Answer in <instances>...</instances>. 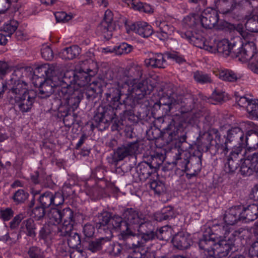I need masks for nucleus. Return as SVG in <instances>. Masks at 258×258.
<instances>
[{
  "mask_svg": "<svg viewBox=\"0 0 258 258\" xmlns=\"http://www.w3.org/2000/svg\"><path fill=\"white\" fill-rule=\"evenodd\" d=\"M190 156V153L188 151L184 150L179 147L177 153L174 156L173 164L176 166L177 169L182 171H187L188 170V164Z\"/></svg>",
  "mask_w": 258,
  "mask_h": 258,
  "instance_id": "nucleus-17",
  "label": "nucleus"
},
{
  "mask_svg": "<svg viewBox=\"0 0 258 258\" xmlns=\"http://www.w3.org/2000/svg\"><path fill=\"white\" fill-rule=\"evenodd\" d=\"M98 30H100L103 34H106L107 32H111L114 29V26L112 24L106 23L105 26H103V21L98 27Z\"/></svg>",
  "mask_w": 258,
  "mask_h": 258,
  "instance_id": "nucleus-63",
  "label": "nucleus"
},
{
  "mask_svg": "<svg viewBox=\"0 0 258 258\" xmlns=\"http://www.w3.org/2000/svg\"><path fill=\"white\" fill-rule=\"evenodd\" d=\"M80 52V48L77 45H73L64 48L59 53V56L63 59H73L79 54Z\"/></svg>",
  "mask_w": 258,
  "mask_h": 258,
  "instance_id": "nucleus-32",
  "label": "nucleus"
},
{
  "mask_svg": "<svg viewBox=\"0 0 258 258\" xmlns=\"http://www.w3.org/2000/svg\"><path fill=\"white\" fill-rule=\"evenodd\" d=\"M182 24L185 28H190L192 30L202 28L200 15L196 13L185 17L182 20Z\"/></svg>",
  "mask_w": 258,
  "mask_h": 258,
  "instance_id": "nucleus-25",
  "label": "nucleus"
},
{
  "mask_svg": "<svg viewBox=\"0 0 258 258\" xmlns=\"http://www.w3.org/2000/svg\"><path fill=\"white\" fill-rule=\"evenodd\" d=\"M39 201L43 207H50L52 203V192L49 191L44 192L40 196Z\"/></svg>",
  "mask_w": 258,
  "mask_h": 258,
  "instance_id": "nucleus-41",
  "label": "nucleus"
},
{
  "mask_svg": "<svg viewBox=\"0 0 258 258\" xmlns=\"http://www.w3.org/2000/svg\"><path fill=\"white\" fill-rule=\"evenodd\" d=\"M249 67L253 72L258 74V53L254 56V59H252Z\"/></svg>",
  "mask_w": 258,
  "mask_h": 258,
  "instance_id": "nucleus-64",
  "label": "nucleus"
},
{
  "mask_svg": "<svg viewBox=\"0 0 258 258\" xmlns=\"http://www.w3.org/2000/svg\"><path fill=\"white\" fill-rule=\"evenodd\" d=\"M60 237L68 238V243L70 247L74 248L80 243V238L79 234L71 230L68 234L65 235H60Z\"/></svg>",
  "mask_w": 258,
  "mask_h": 258,
  "instance_id": "nucleus-36",
  "label": "nucleus"
},
{
  "mask_svg": "<svg viewBox=\"0 0 258 258\" xmlns=\"http://www.w3.org/2000/svg\"><path fill=\"white\" fill-rule=\"evenodd\" d=\"M56 66L53 64H49L48 63L42 66L40 69L41 72H44L47 78H52L53 76L55 75V69Z\"/></svg>",
  "mask_w": 258,
  "mask_h": 258,
  "instance_id": "nucleus-45",
  "label": "nucleus"
},
{
  "mask_svg": "<svg viewBox=\"0 0 258 258\" xmlns=\"http://www.w3.org/2000/svg\"><path fill=\"white\" fill-rule=\"evenodd\" d=\"M95 73L90 69H87V72L80 70L76 73L73 71H67L62 75V81L68 86L78 90L77 87H85L91 81V77Z\"/></svg>",
  "mask_w": 258,
  "mask_h": 258,
  "instance_id": "nucleus-4",
  "label": "nucleus"
},
{
  "mask_svg": "<svg viewBox=\"0 0 258 258\" xmlns=\"http://www.w3.org/2000/svg\"><path fill=\"white\" fill-rule=\"evenodd\" d=\"M200 19L202 28L211 29L217 23L219 15L215 10L207 8L200 15Z\"/></svg>",
  "mask_w": 258,
  "mask_h": 258,
  "instance_id": "nucleus-14",
  "label": "nucleus"
},
{
  "mask_svg": "<svg viewBox=\"0 0 258 258\" xmlns=\"http://www.w3.org/2000/svg\"><path fill=\"white\" fill-rule=\"evenodd\" d=\"M243 231L242 229H239L233 231L231 235L227 238H223L216 241L213 248L210 251V257L227 258L230 251L234 246V242L236 237L238 236Z\"/></svg>",
  "mask_w": 258,
  "mask_h": 258,
  "instance_id": "nucleus-5",
  "label": "nucleus"
},
{
  "mask_svg": "<svg viewBox=\"0 0 258 258\" xmlns=\"http://www.w3.org/2000/svg\"><path fill=\"white\" fill-rule=\"evenodd\" d=\"M235 99L239 107H243L245 109L248 105L250 102L252 100V99L249 98L245 96H236Z\"/></svg>",
  "mask_w": 258,
  "mask_h": 258,
  "instance_id": "nucleus-56",
  "label": "nucleus"
},
{
  "mask_svg": "<svg viewBox=\"0 0 258 258\" xmlns=\"http://www.w3.org/2000/svg\"><path fill=\"white\" fill-rule=\"evenodd\" d=\"M242 211V208L240 206L231 207L226 211L224 214V220L227 225H233L239 221H243L241 216Z\"/></svg>",
  "mask_w": 258,
  "mask_h": 258,
  "instance_id": "nucleus-18",
  "label": "nucleus"
},
{
  "mask_svg": "<svg viewBox=\"0 0 258 258\" xmlns=\"http://www.w3.org/2000/svg\"><path fill=\"white\" fill-rule=\"evenodd\" d=\"M240 146H246L251 150L258 149V133L256 132L248 133L245 138L244 137L243 144Z\"/></svg>",
  "mask_w": 258,
  "mask_h": 258,
  "instance_id": "nucleus-31",
  "label": "nucleus"
},
{
  "mask_svg": "<svg viewBox=\"0 0 258 258\" xmlns=\"http://www.w3.org/2000/svg\"><path fill=\"white\" fill-rule=\"evenodd\" d=\"M14 214L13 210L9 208L2 209L0 210V218L5 221L10 220L13 217Z\"/></svg>",
  "mask_w": 258,
  "mask_h": 258,
  "instance_id": "nucleus-52",
  "label": "nucleus"
},
{
  "mask_svg": "<svg viewBox=\"0 0 258 258\" xmlns=\"http://www.w3.org/2000/svg\"><path fill=\"white\" fill-rule=\"evenodd\" d=\"M144 62L145 65L148 68H164L166 60L162 53H151L148 57L145 59Z\"/></svg>",
  "mask_w": 258,
  "mask_h": 258,
  "instance_id": "nucleus-21",
  "label": "nucleus"
},
{
  "mask_svg": "<svg viewBox=\"0 0 258 258\" xmlns=\"http://www.w3.org/2000/svg\"><path fill=\"white\" fill-rule=\"evenodd\" d=\"M131 225H133V228L135 230L137 229L143 234L142 237L145 241L152 240L155 237V234L153 231L146 233L143 232L142 228L146 225L145 221L139 216L137 211L132 209H130V226Z\"/></svg>",
  "mask_w": 258,
  "mask_h": 258,
  "instance_id": "nucleus-13",
  "label": "nucleus"
},
{
  "mask_svg": "<svg viewBox=\"0 0 258 258\" xmlns=\"http://www.w3.org/2000/svg\"><path fill=\"white\" fill-rule=\"evenodd\" d=\"M241 216L246 222L252 221L258 217V203L249 205L246 208L242 209Z\"/></svg>",
  "mask_w": 258,
  "mask_h": 258,
  "instance_id": "nucleus-28",
  "label": "nucleus"
},
{
  "mask_svg": "<svg viewBox=\"0 0 258 258\" xmlns=\"http://www.w3.org/2000/svg\"><path fill=\"white\" fill-rule=\"evenodd\" d=\"M64 202V198L61 194L59 192L53 194L52 193V205L58 206L62 204Z\"/></svg>",
  "mask_w": 258,
  "mask_h": 258,
  "instance_id": "nucleus-61",
  "label": "nucleus"
},
{
  "mask_svg": "<svg viewBox=\"0 0 258 258\" xmlns=\"http://www.w3.org/2000/svg\"><path fill=\"white\" fill-rule=\"evenodd\" d=\"M172 230L168 226L162 227L157 232V236L161 240L168 241L171 237Z\"/></svg>",
  "mask_w": 258,
  "mask_h": 258,
  "instance_id": "nucleus-40",
  "label": "nucleus"
},
{
  "mask_svg": "<svg viewBox=\"0 0 258 258\" xmlns=\"http://www.w3.org/2000/svg\"><path fill=\"white\" fill-rule=\"evenodd\" d=\"M111 216L110 213L105 211L98 216L99 221L98 223L100 225L99 227L106 226L107 228L110 223Z\"/></svg>",
  "mask_w": 258,
  "mask_h": 258,
  "instance_id": "nucleus-47",
  "label": "nucleus"
},
{
  "mask_svg": "<svg viewBox=\"0 0 258 258\" xmlns=\"http://www.w3.org/2000/svg\"><path fill=\"white\" fill-rule=\"evenodd\" d=\"M29 194L23 189L18 190L14 195L13 199L17 204L24 203L28 198Z\"/></svg>",
  "mask_w": 258,
  "mask_h": 258,
  "instance_id": "nucleus-48",
  "label": "nucleus"
},
{
  "mask_svg": "<svg viewBox=\"0 0 258 258\" xmlns=\"http://www.w3.org/2000/svg\"><path fill=\"white\" fill-rule=\"evenodd\" d=\"M131 8L135 11L146 13H153V10L150 5L143 3L140 1L133 2L131 4Z\"/></svg>",
  "mask_w": 258,
  "mask_h": 258,
  "instance_id": "nucleus-35",
  "label": "nucleus"
},
{
  "mask_svg": "<svg viewBox=\"0 0 258 258\" xmlns=\"http://www.w3.org/2000/svg\"><path fill=\"white\" fill-rule=\"evenodd\" d=\"M18 99L13 100V103L18 106L19 109L23 112H28L31 108L34 102V98L31 97L30 94H25L19 97Z\"/></svg>",
  "mask_w": 258,
  "mask_h": 258,
  "instance_id": "nucleus-24",
  "label": "nucleus"
},
{
  "mask_svg": "<svg viewBox=\"0 0 258 258\" xmlns=\"http://www.w3.org/2000/svg\"><path fill=\"white\" fill-rule=\"evenodd\" d=\"M249 255L251 258H258V240L254 241L250 247Z\"/></svg>",
  "mask_w": 258,
  "mask_h": 258,
  "instance_id": "nucleus-62",
  "label": "nucleus"
},
{
  "mask_svg": "<svg viewBox=\"0 0 258 258\" xmlns=\"http://www.w3.org/2000/svg\"><path fill=\"white\" fill-rule=\"evenodd\" d=\"M18 23L14 20H10L5 24L3 26L4 31L7 33V35L10 36L17 30Z\"/></svg>",
  "mask_w": 258,
  "mask_h": 258,
  "instance_id": "nucleus-44",
  "label": "nucleus"
},
{
  "mask_svg": "<svg viewBox=\"0 0 258 258\" xmlns=\"http://www.w3.org/2000/svg\"><path fill=\"white\" fill-rule=\"evenodd\" d=\"M63 86L64 83L61 75L59 77L53 76L52 78H46L43 82H40L38 96L41 98L49 97L54 92V89L57 91Z\"/></svg>",
  "mask_w": 258,
  "mask_h": 258,
  "instance_id": "nucleus-9",
  "label": "nucleus"
},
{
  "mask_svg": "<svg viewBox=\"0 0 258 258\" xmlns=\"http://www.w3.org/2000/svg\"><path fill=\"white\" fill-rule=\"evenodd\" d=\"M24 227L26 229V233L27 236L32 237L36 236V227L34 222L32 219L30 218L23 222L22 228Z\"/></svg>",
  "mask_w": 258,
  "mask_h": 258,
  "instance_id": "nucleus-38",
  "label": "nucleus"
},
{
  "mask_svg": "<svg viewBox=\"0 0 258 258\" xmlns=\"http://www.w3.org/2000/svg\"><path fill=\"white\" fill-rule=\"evenodd\" d=\"M211 230L212 231V233L215 234V235L217 237L219 236V237H221L222 235H223V238H227L229 236H232L231 234L234 230L229 225H225L224 224H214L212 227Z\"/></svg>",
  "mask_w": 258,
  "mask_h": 258,
  "instance_id": "nucleus-26",
  "label": "nucleus"
},
{
  "mask_svg": "<svg viewBox=\"0 0 258 258\" xmlns=\"http://www.w3.org/2000/svg\"><path fill=\"white\" fill-rule=\"evenodd\" d=\"M130 30L143 37H148L152 35L153 30L152 27L145 22H138L130 25Z\"/></svg>",
  "mask_w": 258,
  "mask_h": 258,
  "instance_id": "nucleus-22",
  "label": "nucleus"
},
{
  "mask_svg": "<svg viewBox=\"0 0 258 258\" xmlns=\"http://www.w3.org/2000/svg\"><path fill=\"white\" fill-rule=\"evenodd\" d=\"M60 233H61L60 229L55 223H51L50 220L49 219L48 224L43 226L40 230L39 236L47 244H49L54 235H56L59 236L63 235V234H61Z\"/></svg>",
  "mask_w": 258,
  "mask_h": 258,
  "instance_id": "nucleus-16",
  "label": "nucleus"
},
{
  "mask_svg": "<svg viewBox=\"0 0 258 258\" xmlns=\"http://www.w3.org/2000/svg\"><path fill=\"white\" fill-rule=\"evenodd\" d=\"M214 73L217 77L225 81L234 82L241 78L239 74L228 69L218 70L215 71Z\"/></svg>",
  "mask_w": 258,
  "mask_h": 258,
  "instance_id": "nucleus-27",
  "label": "nucleus"
},
{
  "mask_svg": "<svg viewBox=\"0 0 258 258\" xmlns=\"http://www.w3.org/2000/svg\"><path fill=\"white\" fill-rule=\"evenodd\" d=\"M47 216L51 223H55L60 229L61 234L65 235L73 230L75 224L74 213L70 208H66L62 210L56 208H51Z\"/></svg>",
  "mask_w": 258,
  "mask_h": 258,
  "instance_id": "nucleus-2",
  "label": "nucleus"
},
{
  "mask_svg": "<svg viewBox=\"0 0 258 258\" xmlns=\"http://www.w3.org/2000/svg\"><path fill=\"white\" fill-rule=\"evenodd\" d=\"M249 117L251 119H258V100H253L246 108Z\"/></svg>",
  "mask_w": 258,
  "mask_h": 258,
  "instance_id": "nucleus-37",
  "label": "nucleus"
},
{
  "mask_svg": "<svg viewBox=\"0 0 258 258\" xmlns=\"http://www.w3.org/2000/svg\"><path fill=\"white\" fill-rule=\"evenodd\" d=\"M233 45L227 39L213 40L207 46L206 50L212 53L218 52L225 55H228L233 48Z\"/></svg>",
  "mask_w": 258,
  "mask_h": 258,
  "instance_id": "nucleus-15",
  "label": "nucleus"
},
{
  "mask_svg": "<svg viewBox=\"0 0 258 258\" xmlns=\"http://www.w3.org/2000/svg\"><path fill=\"white\" fill-rule=\"evenodd\" d=\"M217 238L218 237L213 233L208 234L205 233L199 240L200 248L203 250V252L206 256L210 257V251L214 247L216 241H217Z\"/></svg>",
  "mask_w": 258,
  "mask_h": 258,
  "instance_id": "nucleus-19",
  "label": "nucleus"
},
{
  "mask_svg": "<svg viewBox=\"0 0 258 258\" xmlns=\"http://www.w3.org/2000/svg\"><path fill=\"white\" fill-rule=\"evenodd\" d=\"M42 57L47 60H51L53 58V53L51 48L48 46H44L41 48Z\"/></svg>",
  "mask_w": 258,
  "mask_h": 258,
  "instance_id": "nucleus-54",
  "label": "nucleus"
},
{
  "mask_svg": "<svg viewBox=\"0 0 258 258\" xmlns=\"http://www.w3.org/2000/svg\"><path fill=\"white\" fill-rule=\"evenodd\" d=\"M20 71L18 70L12 74V77L8 82V87L9 89L8 96L12 103L13 100L19 98V97L25 94L32 93V91H29L27 89V84L20 80H16V77Z\"/></svg>",
  "mask_w": 258,
  "mask_h": 258,
  "instance_id": "nucleus-8",
  "label": "nucleus"
},
{
  "mask_svg": "<svg viewBox=\"0 0 258 258\" xmlns=\"http://www.w3.org/2000/svg\"><path fill=\"white\" fill-rule=\"evenodd\" d=\"M215 147L218 151H221L222 153L226 154L228 151L227 141H235L238 145H243L244 143L243 132L238 127H233L227 132V140L224 142L220 136H216Z\"/></svg>",
  "mask_w": 258,
  "mask_h": 258,
  "instance_id": "nucleus-6",
  "label": "nucleus"
},
{
  "mask_svg": "<svg viewBox=\"0 0 258 258\" xmlns=\"http://www.w3.org/2000/svg\"><path fill=\"white\" fill-rule=\"evenodd\" d=\"M129 155V144L121 146L114 150L113 153L108 157L109 163L116 166L119 161L123 160Z\"/></svg>",
  "mask_w": 258,
  "mask_h": 258,
  "instance_id": "nucleus-20",
  "label": "nucleus"
},
{
  "mask_svg": "<svg viewBox=\"0 0 258 258\" xmlns=\"http://www.w3.org/2000/svg\"><path fill=\"white\" fill-rule=\"evenodd\" d=\"M241 35L245 40V44L239 48V51L237 52V56L242 59L243 61L250 60L254 59V56L257 53L254 54V48L253 46V40L254 37L251 34H248L246 32L242 31L240 33Z\"/></svg>",
  "mask_w": 258,
  "mask_h": 258,
  "instance_id": "nucleus-10",
  "label": "nucleus"
},
{
  "mask_svg": "<svg viewBox=\"0 0 258 258\" xmlns=\"http://www.w3.org/2000/svg\"><path fill=\"white\" fill-rule=\"evenodd\" d=\"M225 94L224 92L215 91L212 94L211 103L212 104H217L220 103L224 100Z\"/></svg>",
  "mask_w": 258,
  "mask_h": 258,
  "instance_id": "nucleus-55",
  "label": "nucleus"
},
{
  "mask_svg": "<svg viewBox=\"0 0 258 258\" xmlns=\"http://www.w3.org/2000/svg\"><path fill=\"white\" fill-rule=\"evenodd\" d=\"M245 27L249 31L258 32V16H253L247 21Z\"/></svg>",
  "mask_w": 258,
  "mask_h": 258,
  "instance_id": "nucleus-43",
  "label": "nucleus"
},
{
  "mask_svg": "<svg viewBox=\"0 0 258 258\" xmlns=\"http://www.w3.org/2000/svg\"><path fill=\"white\" fill-rule=\"evenodd\" d=\"M108 229H119L120 233L118 235L119 239L123 240L122 245H126L125 241L129 238V225L127 221H122V218L117 215L111 216Z\"/></svg>",
  "mask_w": 258,
  "mask_h": 258,
  "instance_id": "nucleus-12",
  "label": "nucleus"
},
{
  "mask_svg": "<svg viewBox=\"0 0 258 258\" xmlns=\"http://www.w3.org/2000/svg\"><path fill=\"white\" fill-rule=\"evenodd\" d=\"M44 207L37 206L35 207L32 211L31 216L36 220H41L45 214Z\"/></svg>",
  "mask_w": 258,
  "mask_h": 258,
  "instance_id": "nucleus-51",
  "label": "nucleus"
},
{
  "mask_svg": "<svg viewBox=\"0 0 258 258\" xmlns=\"http://www.w3.org/2000/svg\"><path fill=\"white\" fill-rule=\"evenodd\" d=\"M240 171L242 174L249 176L253 172H258V156L253 155L251 160H245L242 163Z\"/></svg>",
  "mask_w": 258,
  "mask_h": 258,
  "instance_id": "nucleus-23",
  "label": "nucleus"
},
{
  "mask_svg": "<svg viewBox=\"0 0 258 258\" xmlns=\"http://www.w3.org/2000/svg\"><path fill=\"white\" fill-rule=\"evenodd\" d=\"M203 28L196 29L191 31L180 32V35L181 37L187 39L195 46L206 50V47L209 45L210 42L205 40L203 35Z\"/></svg>",
  "mask_w": 258,
  "mask_h": 258,
  "instance_id": "nucleus-11",
  "label": "nucleus"
},
{
  "mask_svg": "<svg viewBox=\"0 0 258 258\" xmlns=\"http://www.w3.org/2000/svg\"><path fill=\"white\" fill-rule=\"evenodd\" d=\"M150 187L157 194L163 192L165 190L164 184L159 180H153L150 183Z\"/></svg>",
  "mask_w": 258,
  "mask_h": 258,
  "instance_id": "nucleus-50",
  "label": "nucleus"
},
{
  "mask_svg": "<svg viewBox=\"0 0 258 258\" xmlns=\"http://www.w3.org/2000/svg\"><path fill=\"white\" fill-rule=\"evenodd\" d=\"M21 234L20 233L16 232H13L11 233H7L4 236V239L7 242L10 243H15L21 238Z\"/></svg>",
  "mask_w": 258,
  "mask_h": 258,
  "instance_id": "nucleus-53",
  "label": "nucleus"
},
{
  "mask_svg": "<svg viewBox=\"0 0 258 258\" xmlns=\"http://www.w3.org/2000/svg\"><path fill=\"white\" fill-rule=\"evenodd\" d=\"M55 97L60 101V104L68 107L69 111L71 109L74 111L79 106L82 95L77 89H74L72 87L64 84L60 89H58Z\"/></svg>",
  "mask_w": 258,
  "mask_h": 258,
  "instance_id": "nucleus-3",
  "label": "nucleus"
},
{
  "mask_svg": "<svg viewBox=\"0 0 258 258\" xmlns=\"http://www.w3.org/2000/svg\"><path fill=\"white\" fill-rule=\"evenodd\" d=\"M86 87V94L89 97L95 98L96 95L102 93L101 83L100 81H93Z\"/></svg>",
  "mask_w": 258,
  "mask_h": 258,
  "instance_id": "nucleus-34",
  "label": "nucleus"
},
{
  "mask_svg": "<svg viewBox=\"0 0 258 258\" xmlns=\"http://www.w3.org/2000/svg\"><path fill=\"white\" fill-rule=\"evenodd\" d=\"M55 17L57 22H67L72 19L70 15L64 12H57L55 13Z\"/></svg>",
  "mask_w": 258,
  "mask_h": 258,
  "instance_id": "nucleus-58",
  "label": "nucleus"
},
{
  "mask_svg": "<svg viewBox=\"0 0 258 258\" xmlns=\"http://www.w3.org/2000/svg\"><path fill=\"white\" fill-rule=\"evenodd\" d=\"M29 258H44V252L40 247L32 246L29 247L28 252Z\"/></svg>",
  "mask_w": 258,
  "mask_h": 258,
  "instance_id": "nucleus-42",
  "label": "nucleus"
},
{
  "mask_svg": "<svg viewBox=\"0 0 258 258\" xmlns=\"http://www.w3.org/2000/svg\"><path fill=\"white\" fill-rule=\"evenodd\" d=\"M118 106L111 104L107 106H100L97 112L94 116V121L99 127L105 129L109 123L111 122L116 116V110Z\"/></svg>",
  "mask_w": 258,
  "mask_h": 258,
  "instance_id": "nucleus-7",
  "label": "nucleus"
},
{
  "mask_svg": "<svg viewBox=\"0 0 258 258\" xmlns=\"http://www.w3.org/2000/svg\"><path fill=\"white\" fill-rule=\"evenodd\" d=\"M105 95L110 104L118 106L120 92L118 88L115 87L109 88L105 93Z\"/></svg>",
  "mask_w": 258,
  "mask_h": 258,
  "instance_id": "nucleus-33",
  "label": "nucleus"
},
{
  "mask_svg": "<svg viewBox=\"0 0 258 258\" xmlns=\"http://www.w3.org/2000/svg\"><path fill=\"white\" fill-rule=\"evenodd\" d=\"M105 239L104 238H99L89 242L87 248L92 252H96L102 249Z\"/></svg>",
  "mask_w": 258,
  "mask_h": 258,
  "instance_id": "nucleus-39",
  "label": "nucleus"
},
{
  "mask_svg": "<svg viewBox=\"0 0 258 258\" xmlns=\"http://www.w3.org/2000/svg\"><path fill=\"white\" fill-rule=\"evenodd\" d=\"M172 241L173 245L180 249L188 248L191 242L189 237L182 232L176 234L172 238Z\"/></svg>",
  "mask_w": 258,
  "mask_h": 258,
  "instance_id": "nucleus-29",
  "label": "nucleus"
},
{
  "mask_svg": "<svg viewBox=\"0 0 258 258\" xmlns=\"http://www.w3.org/2000/svg\"><path fill=\"white\" fill-rule=\"evenodd\" d=\"M129 48V45L126 43H122L119 45L114 46L112 49H110L109 51L115 52L117 55H121L128 53L127 49Z\"/></svg>",
  "mask_w": 258,
  "mask_h": 258,
  "instance_id": "nucleus-49",
  "label": "nucleus"
},
{
  "mask_svg": "<svg viewBox=\"0 0 258 258\" xmlns=\"http://www.w3.org/2000/svg\"><path fill=\"white\" fill-rule=\"evenodd\" d=\"M167 57L168 59H172L176 62L181 63L185 61L183 57L177 52H171L166 53Z\"/></svg>",
  "mask_w": 258,
  "mask_h": 258,
  "instance_id": "nucleus-57",
  "label": "nucleus"
},
{
  "mask_svg": "<svg viewBox=\"0 0 258 258\" xmlns=\"http://www.w3.org/2000/svg\"><path fill=\"white\" fill-rule=\"evenodd\" d=\"M194 78L196 82L201 84L210 83L211 82V77L209 75L200 71H197L194 73Z\"/></svg>",
  "mask_w": 258,
  "mask_h": 258,
  "instance_id": "nucleus-46",
  "label": "nucleus"
},
{
  "mask_svg": "<svg viewBox=\"0 0 258 258\" xmlns=\"http://www.w3.org/2000/svg\"><path fill=\"white\" fill-rule=\"evenodd\" d=\"M83 232L86 237H91L94 234L95 228L92 224H86L83 227Z\"/></svg>",
  "mask_w": 258,
  "mask_h": 258,
  "instance_id": "nucleus-59",
  "label": "nucleus"
},
{
  "mask_svg": "<svg viewBox=\"0 0 258 258\" xmlns=\"http://www.w3.org/2000/svg\"><path fill=\"white\" fill-rule=\"evenodd\" d=\"M24 217L22 214L16 215L10 222V227L11 229H16Z\"/></svg>",
  "mask_w": 258,
  "mask_h": 258,
  "instance_id": "nucleus-60",
  "label": "nucleus"
},
{
  "mask_svg": "<svg viewBox=\"0 0 258 258\" xmlns=\"http://www.w3.org/2000/svg\"><path fill=\"white\" fill-rule=\"evenodd\" d=\"M132 71L136 72L134 73L132 81V88L130 90V98L135 100L143 98L145 95L150 94L155 86L151 83L150 79L143 77L142 69L140 66L132 67Z\"/></svg>",
  "mask_w": 258,
  "mask_h": 258,
  "instance_id": "nucleus-1",
  "label": "nucleus"
},
{
  "mask_svg": "<svg viewBox=\"0 0 258 258\" xmlns=\"http://www.w3.org/2000/svg\"><path fill=\"white\" fill-rule=\"evenodd\" d=\"M156 26L158 28L157 31V36L160 40L167 39L169 35H171L174 30V28L166 22L156 21Z\"/></svg>",
  "mask_w": 258,
  "mask_h": 258,
  "instance_id": "nucleus-30",
  "label": "nucleus"
}]
</instances>
